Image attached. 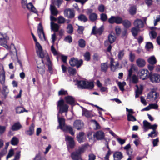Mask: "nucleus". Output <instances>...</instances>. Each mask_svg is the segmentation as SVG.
I'll use <instances>...</instances> for the list:
<instances>
[{
  "label": "nucleus",
  "mask_w": 160,
  "mask_h": 160,
  "mask_svg": "<svg viewBox=\"0 0 160 160\" xmlns=\"http://www.w3.org/2000/svg\"><path fill=\"white\" fill-rule=\"evenodd\" d=\"M57 106L58 109H59L58 113L62 114L64 112H67L68 111V106L64 103V100L63 99L60 100L58 101ZM57 116L59 124L57 128V129L60 128L62 130L66 125L65 124V119L63 118H60L58 113Z\"/></svg>",
  "instance_id": "1"
},
{
  "label": "nucleus",
  "mask_w": 160,
  "mask_h": 160,
  "mask_svg": "<svg viewBox=\"0 0 160 160\" xmlns=\"http://www.w3.org/2000/svg\"><path fill=\"white\" fill-rule=\"evenodd\" d=\"M127 120L129 121H135L137 120L135 117L131 114L128 113L127 115Z\"/></svg>",
  "instance_id": "43"
},
{
  "label": "nucleus",
  "mask_w": 160,
  "mask_h": 160,
  "mask_svg": "<svg viewBox=\"0 0 160 160\" xmlns=\"http://www.w3.org/2000/svg\"><path fill=\"white\" fill-rule=\"evenodd\" d=\"M135 58V55L134 53L132 52H130L129 55V60L131 62H133L134 61Z\"/></svg>",
  "instance_id": "49"
},
{
  "label": "nucleus",
  "mask_w": 160,
  "mask_h": 160,
  "mask_svg": "<svg viewBox=\"0 0 160 160\" xmlns=\"http://www.w3.org/2000/svg\"><path fill=\"white\" fill-rule=\"evenodd\" d=\"M5 74L4 71L3 69L0 71V82L3 85L5 82Z\"/></svg>",
  "instance_id": "20"
},
{
  "label": "nucleus",
  "mask_w": 160,
  "mask_h": 160,
  "mask_svg": "<svg viewBox=\"0 0 160 160\" xmlns=\"http://www.w3.org/2000/svg\"><path fill=\"white\" fill-rule=\"evenodd\" d=\"M148 62L151 65H154L157 62V60L154 56H152L150 57L148 60Z\"/></svg>",
  "instance_id": "29"
},
{
  "label": "nucleus",
  "mask_w": 160,
  "mask_h": 160,
  "mask_svg": "<svg viewBox=\"0 0 160 160\" xmlns=\"http://www.w3.org/2000/svg\"><path fill=\"white\" fill-rule=\"evenodd\" d=\"M64 14L65 17L69 18H73L75 16V12L74 11L71 9H65L64 12Z\"/></svg>",
  "instance_id": "7"
},
{
  "label": "nucleus",
  "mask_w": 160,
  "mask_h": 160,
  "mask_svg": "<svg viewBox=\"0 0 160 160\" xmlns=\"http://www.w3.org/2000/svg\"><path fill=\"white\" fill-rule=\"evenodd\" d=\"M115 31L117 36H119L121 33V29L120 27L118 26H116L115 28Z\"/></svg>",
  "instance_id": "57"
},
{
  "label": "nucleus",
  "mask_w": 160,
  "mask_h": 160,
  "mask_svg": "<svg viewBox=\"0 0 160 160\" xmlns=\"http://www.w3.org/2000/svg\"><path fill=\"white\" fill-rule=\"evenodd\" d=\"M129 12L130 14L132 15H134L136 13V8L134 7H131Z\"/></svg>",
  "instance_id": "61"
},
{
  "label": "nucleus",
  "mask_w": 160,
  "mask_h": 160,
  "mask_svg": "<svg viewBox=\"0 0 160 160\" xmlns=\"http://www.w3.org/2000/svg\"><path fill=\"white\" fill-rule=\"evenodd\" d=\"M134 25L135 27L139 28H142L144 27L143 22L142 20L139 19H137L134 21Z\"/></svg>",
  "instance_id": "19"
},
{
  "label": "nucleus",
  "mask_w": 160,
  "mask_h": 160,
  "mask_svg": "<svg viewBox=\"0 0 160 160\" xmlns=\"http://www.w3.org/2000/svg\"><path fill=\"white\" fill-rule=\"evenodd\" d=\"M65 18L62 16H59L58 19V22L59 24L64 23L65 22Z\"/></svg>",
  "instance_id": "56"
},
{
  "label": "nucleus",
  "mask_w": 160,
  "mask_h": 160,
  "mask_svg": "<svg viewBox=\"0 0 160 160\" xmlns=\"http://www.w3.org/2000/svg\"><path fill=\"white\" fill-rule=\"evenodd\" d=\"M58 94L59 96L65 95L68 94V93L66 90H65L63 89H61L58 92Z\"/></svg>",
  "instance_id": "53"
},
{
  "label": "nucleus",
  "mask_w": 160,
  "mask_h": 160,
  "mask_svg": "<svg viewBox=\"0 0 160 160\" xmlns=\"http://www.w3.org/2000/svg\"><path fill=\"white\" fill-rule=\"evenodd\" d=\"M104 30V27L103 26H101L99 28L96 29V26L93 27L92 29L91 34L95 35L98 34L101 35Z\"/></svg>",
  "instance_id": "10"
},
{
  "label": "nucleus",
  "mask_w": 160,
  "mask_h": 160,
  "mask_svg": "<svg viewBox=\"0 0 160 160\" xmlns=\"http://www.w3.org/2000/svg\"><path fill=\"white\" fill-rule=\"evenodd\" d=\"M139 31L140 28L135 26L132 28L131 30L132 34L134 37H135L137 35Z\"/></svg>",
  "instance_id": "37"
},
{
  "label": "nucleus",
  "mask_w": 160,
  "mask_h": 160,
  "mask_svg": "<svg viewBox=\"0 0 160 160\" xmlns=\"http://www.w3.org/2000/svg\"><path fill=\"white\" fill-rule=\"evenodd\" d=\"M85 60L87 61H89L90 59V53L88 52H87L84 55Z\"/></svg>",
  "instance_id": "50"
},
{
  "label": "nucleus",
  "mask_w": 160,
  "mask_h": 160,
  "mask_svg": "<svg viewBox=\"0 0 160 160\" xmlns=\"http://www.w3.org/2000/svg\"><path fill=\"white\" fill-rule=\"evenodd\" d=\"M101 70L102 71L106 72L108 68V63L107 62L102 63L101 65Z\"/></svg>",
  "instance_id": "41"
},
{
  "label": "nucleus",
  "mask_w": 160,
  "mask_h": 160,
  "mask_svg": "<svg viewBox=\"0 0 160 160\" xmlns=\"http://www.w3.org/2000/svg\"><path fill=\"white\" fill-rule=\"evenodd\" d=\"M37 68V70L38 72L43 76L45 72V68L44 64H43L40 65L38 64Z\"/></svg>",
  "instance_id": "14"
},
{
  "label": "nucleus",
  "mask_w": 160,
  "mask_h": 160,
  "mask_svg": "<svg viewBox=\"0 0 160 160\" xmlns=\"http://www.w3.org/2000/svg\"><path fill=\"white\" fill-rule=\"evenodd\" d=\"M77 59L74 58H71L69 62L70 65L72 66H75L77 61Z\"/></svg>",
  "instance_id": "46"
},
{
  "label": "nucleus",
  "mask_w": 160,
  "mask_h": 160,
  "mask_svg": "<svg viewBox=\"0 0 160 160\" xmlns=\"http://www.w3.org/2000/svg\"><path fill=\"white\" fill-rule=\"evenodd\" d=\"M84 133L81 132H79L77 136V140L79 143H81L84 142Z\"/></svg>",
  "instance_id": "27"
},
{
  "label": "nucleus",
  "mask_w": 160,
  "mask_h": 160,
  "mask_svg": "<svg viewBox=\"0 0 160 160\" xmlns=\"http://www.w3.org/2000/svg\"><path fill=\"white\" fill-rule=\"evenodd\" d=\"M51 29L54 31L58 32V31L59 27L57 24L55 23L52 22H51Z\"/></svg>",
  "instance_id": "28"
},
{
  "label": "nucleus",
  "mask_w": 160,
  "mask_h": 160,
  "mask_svg": "<svg viewBox=\"0 0 160 160\" xmlns=\"http://www.w3.org/2000/svg\"><path fill=\"white\" fill-rule=\"evenodd\" d=\"M64 40L66 42H68L69 43H71L72 42V38L71 36L68 35L65 38Z\"/></svg>",
  "instance_id": "54"
},
{
  "label": "nucleus",
  "mask_w": 160,
  "mask_h": 160,
  "mask_svg": "<svg viewBox=\"0 0 160 160\" xmlns=\"http://www.w3.org/2000/svg\"><path fill=\"white\" fill-rule=\"evenodd\" d=\"M82 116H84L87 118H91L93 116L90 111L82 107Z\"/></svg>",
  "instance_id": "17"
},
{
  "label": "nucleus",
  "mask_w": 160,
  "mask_h": 160,
  "mask_svg": "<svg viewBox=\"0 0 160 160\" xmlns=\"http://www.w3.org/2000/svg\"><path fill=\"white\" fill-rule=\"evenodd\" d=\"M62 130L65 132L68 131L72 135H73L75 133L73 131L72 128L70 125H66Z\"/></svg>",
  "instance_id": "22"
},
{
  "label": "nucleus",
  "mask_w": 160,
  "mask_h": 160,
  "mask_svg": "<svg viewBox=\"0 0 160 160\" xmlns=\"http://www.w3.org/2000/svg\"><path fill=\"white\" fill-rule=\"evenodd\" d=\"M124 26L126 28H128L131 25V22L127 20H125L123 21L122 23Z\"/></svg>",
  "instance_id": "45"
},
{
  "label": "nucleus",
  "mask_w": 160,
  "mask_h": 160,
  "mask_svg": "<svg viewBox=\"0 0 160 160\" xmlns=\"http://www.w3.org/2000/svg\"><path fill=\"white\" fill-rule=\"evenodd\" d=\"M9 39V38L6 34L0 33V45L7 49L8 48L7 43Z\"/></svg>",
  "instance_id": "3"
},
{
  "label": "nucleus",
  "mask_w": 160,
  "mask_h": 160,
  "mask_svg": "<svg viewBox=\"0 0 160 160\" xmlns=\"http://www.w3.org/2000/svg\"><path fill=\"white\" fill-rule=\"evenodd\" d=\"M77 83L79 88L82 89L92 88L94 84L92 82H86L83 80H78Z\"/></svg>",
  "instance_id": "2"
},
{
  "label": "nucleus",
  "mask_w": 160,
  "mask_h": 160,
  "mask_svg": "<svg viewBox=\"0 0 160 160\" xmlns=\"http://www.w3.org/2000/svg\"><path fill=\"white\" fill-rule=\"evenodd\" d=\"M149 78L150 81L153 83H156L160 82V75L158 74L149 73Z\"/></svg>",
  "instance_id": "5"
},
{
  "label": "nucleus",
  "mask_w": 160,
  "mask_h": 160,
  "mask_svg": "<svg viewBox=\"0 0 160 160\" xmlns=\"http://www.w3.org/2000/svg\"><path fill=\"white\" fill-rule=\"evenodd\" d=\"M11 142L12 145H16L18 143L19 140L17 137H14L12 138Z\"/></svg>",
  "instance_id": "42"
},
{
  "label": "nucleus",
  "mask_w": 160,
  "mask_h": 160,
  "mask_svg": "<svg viewBox=\"0 0 160 160\" xmlns=\"http://www.w3.org/2000/svg\"><path fill=\"white\" fill-rule=\"evenodd\" d=\"M36 46L37 48V49L36 50L37 54L40 58H43L44 57V55L40 43L38 42L36 43Z\"/></svg>",
  "instance_id": "9"
},
{
  "label": "nucleus",
  "mask_w": 160,
  "mask_h": 160,
  "mask_svg": "<svg viewBox=\"0 0 160 160\" xmlns=\"http://www.w3.org/2000/svg\"><path fill=\"white\" fill-rule=\"evenodd\" d=\"M78 28L77 30L78 33L79 34H82L83 33V32L84 30V28L82 26L78 25Z\"/></svg>",
  "instance_id": "58"
},
{
  "label": "nucleus",
  "mask_w": 160,
  "mask_h": 160,
  "mask_svg": "<svg viewBox=\"0 0 160 160\" xmlns=\"http://www.w3.org/2000/svg\"><path fill=\"white\" fill-rule=\"evenodd\" d=\"M149 106L150 109H157L158 107V105L156 103L150 104H149Z\"/></svg>",
  "instance_id": "63"
},
{
  "label": "nucleus",
  "mask_w": 160,
  "mask_h": 160,
  "mask_svg": "<svg viewBox=\"0 0 160 160\" xmlns=\"http://www.w3.org/2000/svg\"><path fill=\"white\" fill-rule=\"evenodd\" d=\"M27 7L29 9H30L31 11L34 13H37L38 12V11L32 3H29L27 4Z\"/></svg>",
  "instance_id": "38"
},
{
  "label": "nucleus",
  "mask_w": 160,
  "mask_h": 160,
  "mask_svg": "<svg viewBox=\"0 0 160 160\" xmlns=\"http://www.w3.org/2000/svg\"><path fill=\"white\" fill-rule=\"evenodd\" d=\"M65 140L67 142V145L68 149L73 148L75 146V143L73 138L69 136H66Z\"/></svg>",
  "instance_id": "4"
},
{
  "label": "nucleus",
  "mask_w": 160,
  "mask_h": 160,
  "mask_svg": "<svg viewBox=\"0 0 160 160\" xmlns=\"http://www.w3.org/2000/svg\"><path fill=\"white\" fill-rule=\"evenodd\" d=\"M143 128L144 132L147 131L150 125V123L148 122L147 120H145L143 122Z\"/></svg>",
  "instance_id": "30"
},
{
  "label": "nucleus",
  "mask_w": 160,
  "mask_h": 160,
  "mask_svg": "<svg viewBox=\"0 0 160 160\" xmlns=\"http://www.w3.org/2000/svg\"><path fill=\"white\" fill-rule=\"evenodd\" d=\"M107 16L104 13H102L100 15V19L103 22L106 21L107 19Z\"/></svg>",
  "instance_id": "55"
},
{
  "label": "nucleus",
  "mask_w": 160,
  "mask_h": 160,
  "mask_svg": "<svg viewBox=\"0 0 160 160\" xmlns=\"http://www.w3.org/2000/svg\"><path fill=\"white\" fill-rule=\"evenodd\" d=\"M149 72L148 70L145 69H141L140 70L138 74L140 79L144 80L149 78Z\"/></svg>",
  "instance_id": "6"
},
{
  "label": "nucleus",
  "mask_w": 160,
  "mask_h": 160,
  "mask_svg": "<svg viewBox=\"0 0 160 160\" xmlns=\"http://www.w3.org/2000/svg\"><path fill=\"white\" fill-rule=\"evenodd\" d=\"M116 17L111 16V18L108 20V22L110 24H113L115 23V19Z\"/></svg>",
  "instance_id": "64"
},
{
  "label": "nucleus",
  "mask_w": 160,
  "mask_h": 160,
  "mask_svg": "<svg viewBox=\"0 0 160 160\" xmlns=\"http://www.w3.org/2000/svg\"><path fill=\"white\" fill-rule=\"evenodd\" d=\"M38 32L39 38L41 40H46L45 34L43 32V28L41 23L39 24L38 29Z\"/></svg>",
  "instance_id": "8"
},
{
  "label": "nucleus",
  "mask_w": 160,
  "mask_h": 160,
  "mask_svg": "<svg viewBox=\"0 0 160 160\" xmlns=\"http://www.w3.org/2000/svg\"><path fill=\"white\" fill-rule=\"evenodd\" d=\"M124 149L126 150L127 153L129 156L130 155L132 152V150L131 148V145L129 143L124 147Z\"/></svg>",
  "instance_id": "33"
},
{
  "label": "nucleus",
  "mask_w": 160,
  "mask_h": 160,
  "mask_svg": "<svg viewBox=\"0 0 160 160\" xmlns=\"http://www.w3.org/2000/svg\"><path fill=\"white\" fill-rule=\"evenodd\" d=\"M114 160H121L123 158V155L120 152H116L113 154Z\"/></svg>",
  "instance_id": "21"
},
{
  "label": "nucleus",
  "mask_w": 160,
  "mask_h": 160,
  "mask_svg": "<svg viewBox=\"0 0 160 160\" xmlns=\"http://www.w3.org/2000/svg\"><path fill=\"white\" fill-rule=\"evenodd\" d=\"M22 127V125L19 122H17L14 123L12 126L11 129L13 131H17L20 129Z\"/></svg>",
  "instance_id": "24"
},
{
  "label": "nucleus",
  "mask_w": 160,
  "mask_h": 160,
  "mask_svg": "<svg viewBox=\"0 0 160 160\" xmlns=\"http://www.w3.org/2000/svg\"><path fill=\"white\" fill-rule=\"evenodd\" d=\"M15 110L16 113L18 114L24 112H28L27 110H26L24 108L22 107H17L16 108Z\"/></svg>",
  "instance_id": "31"
},
{
  "label": "nucleus",
  "mask_w": 160,
  "mask_h": 160,
  "mask_svg": "<svg viewBox=\"0 0 160 160\" xmlns=\"http://www.w3.org/2000/svg\"><path fill=\"white\" fill-rule=\"evenodd\" d=\"M119 65V63L118 62H117L115 65L113 64L112 66H111L110 68L111 70L113 72L115 71L116 69L118 68Z\"/></svg>",
  "instance_id": "51"
},
{
  "label": "nucleus",
  "mask_w": 160,
  "mask_h": 160,
  "mask_svg": "<svg viewBox=\"0 0 160 160\" xmlns=\"http://www.w3.org/2000/svg\"><path fill=\"white\" fill-rule=\"evenodd\" d=\"M34 132V125L32 124L29 128L28 130H26L25 131L26 134L31 136L32 135Z\"/></svg>",
  "instance_id": "26"
},
{
  "label": "nucleus",
  "mask_w": 160,
  "mask_h": 160,
  "mask_svg": "<svg viewBox=\"0 0 160 160\" xmlns=\"http://www.w3.org/2000/svg\"><path fill=\"white\" fill-rule=\"evenodd\" d=\"M65 99L67 103L71 105H74L75 104V99L72 97L70 96H68L65 97Z\"/></svg>",
  "instance_id": "16"
},
{
  "label": "nucleus",
  "mask_w": 160,
  "mask_h": 160,
  "mask_svg": "<svg viewBox=\"0 0 160 160\" xmlns=\"http://www.w3.org/2000/svg\"><path fill=\"white\" fill-rule=\"evenodd\" d=\"M151 36H150V38L153 39H155L157 36V33L154 31H151L150 32Z\"/></svg>",
  "instance_id": "59"
},
{
  "label": "nucleus",
  "mask_w": 160,
  "mask_h": 160,
  "mask_svg": "<svg viewBox=\"0 0 160 160\" xmlns=\"http://www.w3.org/2000/svg\"><path fill=\"white\" fill-rule=\"evenodd\" d=\"M98 15L95 13H91L89 16V20L92 22H94L97 19Z\"/></svg>",
  "instance_id": "34"
},
{
  "label": "nucleus",
  "mask_w": 160,
  "mask_h": 160,
  "mask_svg": "<svg viewBox=\"0 0 160 160\" xmlns=\"http://www.w3.org/2000/svg\"><path fill=\"white\" fill-rule=\"evenodd\" d=\"M68 72L70 75H74L76 73V69L71 67L68 68Z\"/></svg>",
  "instance_id": "52"
},
{
  "label": "nucleus",
  "mask_w": 160,
  "mask_h": 160,
  "mask_svg": "<svg viewBox=\"0 0 160 160\" xmlns=\"http://www.w3.org/2000/svg\"><path fill=\"white\" fill-rule=\"evenodd\" d=\"M78 19L79 20L85 22L88 20L87 17L84 14H81L78 17Z\"/></svg>",
  "instance_id": "39"
},
{
  "label": "nucleus",
  "mask_w": 160,
  "mask_h": 160,
  "mask_svg": "<svg viewBox=\"0 0 160 160\" xmlns=\"http://www.w3.org/2000/svg\"><path fill=\"white\" fill-rule=\"evenodd\" d=\"M67 33L69 34H72L73 32V28L71 24H68L66 28Z\"/></svg>",
  "instance_id": "36"
},
{
  "label": "nucleus",
  "mask_w": 160,
  "mask_h": 160,
  "mask_svg": "<svg viewBox=\"0 0 160 160\" xmlns=\"http://www.w3.org/2000/svg\"><path fill=\"white\" fill-rule=\"evenodd\" d=\"M71 156L72 159L73 160H80L81 159V155L77 151L72 152Z\"/></svg>",
  "instance_id": "18"
},
{
  "label": "nucleus",
  "mask_w": 160,
  "mask_h": 160,
  "mask_svg": "<svg viewBox=\"0 0 160 160\" xmlns=\"http://www.w3.org/2000/svg\"><path fill=\"white\" fill-rule=\"evenodd\" d=\"M78 45L81 48H84L86 46L85 41L82 39H81L79 40L78 42Z\"/></svg>",
  "instance_id": "40"
},
{
  "label": "nucleus",
  "mask_w": 160,
  "mask_h": 160,
  "mask_svg": "<svg viewBox=\"0 0 160 160\" xmlns=\"http://www.w3.org/2000/svg\"><path fill=\"white\" fill-rule=\"evenodd\" d=\"M123 19L122 18L117 16L115 17V23L117 24H120L123 22Z\"/></svg>",
  "instance_id": "47"
},
{
  "label": "nucleus",
  "mask_w": 160,
  "mask_h": 160,
  "mask_svg": "<svg viewBox=\"0 0 160 160\" xmlns=\"http://www.w3.org/2000/svg\"><path fill=\"white\" fill-rule=\"evenodd\" d=\"M129 82L130 83L133 84H136L138 82V77L135 74H133L132 76L129 78Z\"/></svg>",
  "instance_id": "25"
},
{
  "label": "nucleus",
  "mask_w": 160,
  "mask_h": 160,
  "mask_svg": "<svg viewBox=\"0 0 160 160\" xmlns=\"http://www.w3.org/2000/svg\"><path fill=\"white\" fill-rule=\"evenodd\" d=\"M158 94L157 92L152 91L150 92L148 94L147 98L150 100H155L158 97Z\"/></svg>",
  "instance_id": "15"
},
{
  "label": "nucleus",
  "mask_w": 160,
  "mask_h": 160,
  "mask_svg": "<svg viewBox=\"0 0 160 160\" xmlns=\"http://www.w3.org/2000/svg\"><path fill=\"white\" fill-rule=\"evenodd\" d=\"M77 61L76 62L75 66H76L77 68H78L82 64L83 60L82 59L78 60V59H77Z\"/></svg>",
  "instance_id": "62"
},
{
  "label": "nucleus",
  "mask_w": 160,
  "mask_h": 160,
  "mask_svg": "<svg viewBox=\"0 0 160 160\" xmlns=\"http://www.w3.org/2000/svg\"><path fill=\"white\" fill-rule=\"evenodd\" d=\"M73 127L78 130L82 129L84 126L82 122L80 120H75L73 123Z\"/></svg>",
  "instance_id": "12"
},
{
  "label": "nucleus",
  "mask_w": 160,
  "mask_h": 160,
  "mask_svg": "<svg viewBox=\"0 0 160 160\" xmlns=\"http://www.w3.org/2000/svg\"><path fill=\"white\" fill-rule=\"evenodd\" d=\"M108 39L110 43H113L116 40V37L113 35L110 34L108 36Z\"/></svg>",
  "instance_id": "48"
},
{
  "label": "nucleus",
  "mask_w": 160,
  "mask_h": 160,
  "mask_svg": "<svg viewBox=\"0 0 160 160\" xmlns=\"http://www.w3.org/2000/svg\"><path fill=\"white\" fill-rule=\"evenodd\" d=\"M118 84L120 89L122 91H123L124 90V87L126 85V82H118Z\"/></svg>",
  "instance_id": "44"
},
{
  "label": "nucleus",
  "mask_w": 160,
  "mask_h": 160,
  "mask_svg": "<svg viewBox=\"0 0 160 160\" xmlns=\"http://www.w3.org/2000/svg\"><path fill=\"white\" fill-rule=\"evenodd\" d=\"M136 62L137 66L140 68L144 67L146 64L145 60L141 58L138 59L136 60Z\"/></svg>",
  "instance_id": "23"
},
{
  "label": "nucleus",
  "mask_w": 160,
  "mask_h": 160,
  "mask_svg": "<svg viewBox=\"0 0 160 160\" xmlns=\"http://www.w3.org/2000/svg\"><path fill=\"white\" fill-rule=\"evenodd\" d=\"M145 48L147 49H149L153 48V46L152 43L148 42L146 43Z\"/></svg>",
  "instance_id": "60"
},
{
  "label": "nucleus",
  "mask_w": 160,
  "mask_h": 160,
  "mask_svg": "<svg viewBox=\"0 0 160 160\" xmlns=\"http://www.w3.org/2000/svg\"><path fill=\"white\" fill-rule=\"evenodd\" d=\"M157 127V125L156 124H154L153 125H151L150 124V127L149 128V129H152L153 130V131H152L150 133L148 134L149 137L153 138L157 136V132L156 131Z\"/></svg>",
  "instance_id": "11"
},
{
  "label": "nucleus",
  "mask_w": 160,
  "mask_h": 160,
  "mask_svg": "<svg viewBox=\"0 0 160 160\" xmlns=\"http://www.w3.org/2000/svg\"><path fill=\"white\" fill-rule=\"evenodd\" d=\"M93 136L98 140H101L104 138V134L102 131H98L95 133Z\"/></svg>",
  "instance_id": "13"
},
{
  "label": "nucleus",
  "mask_w": 160,
  "mask_h": 160,
  "mask_svg": "<svg viewBox=\"0 0 160 160\" xmlns=\"http://www.w3.org/2000/svg\"><path fill=\"white\" fill-rule=\"evenodd\" d=\"M125 54V51L124 50H120L118 52V60H121L123 58Z\"/></svg>",
  "instance_id": "32"
},
{
  "label": "nucleus",
  "mask_w": 160,
  "mask_h": 160,
  "mask_svg": "<svg viewBox=\"0 0 160 160\" xmlns=\"http://www.w3.org/2000/svg\"><path fill=\"white\" fill-rule=\"evenodd\" d=\"M50 10L51 14L53 15L56 16L58 13V11L57 10L55 7L52 5H51Z\"/></svg>",
  "instance_id": "35"
}]
</instances>
